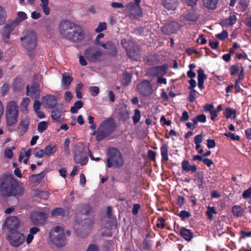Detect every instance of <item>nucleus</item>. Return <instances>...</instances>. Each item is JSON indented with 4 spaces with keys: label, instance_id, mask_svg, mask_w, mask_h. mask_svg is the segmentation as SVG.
<instances>
[{
    "label": "nucleus",
    "instance_id": "a19ab883",
    "mask_svg": "<svg viewBox=\"0 0 251 251\" xmlns=\"http://www.w3.org/2000/svg\"><path fill=\"white\" fill-rule=\"evenodd\" d=\"M48 127V123L46 122L42 121L40 122L38 125V131L39 132H43L45 131Z\"/></svg>",
    "mask_w": 251,
    "mask_h": 251
},
{
    "label": "nucleus",
    "instance_id": "e2e57ef3",
    "mask_svg": "<svg viewBox=\"0 0 251 251\" xmlns=\"http://www.w3.org/2000/svg\"><path fill=\"white\" fill-rule=\"evenodd\" d=\"M189 115L188 112L186 111H184L182 112V116L180 118L181 122H185L189 119Z\"/></svg>",
    "mask_w": 251,
    "mask_h": 251
},
{
    "label": "nucleus",
    "instance_id": "a878e982",
    "mask_svg": "<svg viewBox=\"0 0 251 251\" xmlns=\"http://www.w3.org/2000/svg\"><path fill=\"white\" fill-rule=\"evenodd\" d=\"M198 74V86L200 89H202L203 88L204 80L206 79V76L201 69H199Z\"/></svg>",
    "mask_w": 251,
    "mask_h": 251
},
{
    "label": "nucleus",
    "instance_id": "9b49d317",
    "mask_svg": "<svg viewBox=\"0 0 251 251\" xmlns=\"http://www.w3.org/2000/svg\"><path fill=\"white\" fill-rule=\"evenodd\" d=\"M138 92L144 96H149L153 92L152 87L150 82L147 80H143L137 85Z\"/></svg>",
    "mask_w": 251,
    "mask_h": 251
},
{
    "label": "nucleus",
    "instance_id": "a211bd4d",
    "mask_svg": "<svg viewBox=\"0 0 251 251\" xmlns=\"http://www.w3.org/2000/svg\"><path fill=\"white\" fill-rule=\"evenodd\" d=\"M5 225L7 228L12 231L19 227L20 221L16 217H10L7 218Z\"/></svg>",
    "mask_w": 251,
    "mask_h": 251
},
{
    "label": "nucleus",
    "instance_id": "6e6552de",
    "mask_svg": "<svg viewBox=\"0 0 251 251\" xmlns=\"http://www.w3.org/2000/svg\"><path fill=\"white\" fill-rule=\"evenodd\" d=\"M6 237L9 244L14 247L20 246L25 241V237L23 234L18 231H10L6 235Z\"/></svg>",
    "mask_w": 251,
    "mask_h": 251
},
{
    "label": "nucleus",
    "instance_id": "7c9ffc66",
    "mask_svg": "<svg viewBox=\"0 0 251 251\" xmlns=\"http://www.w3.org/2000/svg\"><path fill=\"white\" fill-rule=\"evenodd\" d=\"M161 154L162 160L167 161L168 158V147L167 144H163L160 147Z\"/></svg>",
    "mask_w": 251,
    "mask_h": 251
},
{
    "label": "nucleus",
    "instance_id": "aec40b11",
    "mask_svg": "<svg viewBox=\"0 0 251 251\" xmlns=\"http://www.w3.org/2000/svg\"><path fill=\"white\" fill-rule=\"evenodd\" d=\"M45 176V174L42 172L37 175H33L29 177V182L32 186L38 185Z\"/></svg>",
    "mask_w": 251,
    "mask_h": 251
},
{
    "label": "nucleus",
    "instance_id": "4c0bfd02",
    "mask_svg": "<svg viewBox=\"0 0 251 251\" xmlns=\"http://www.w3.org/2000/svg\"><path fill=\"white\" fill-rule=\"evenodd\" d=\"M141 118V113L139 110L136 109L134 110V114L132 117L133 122L136 124L138 123Z\"/></svg>",
    "mask_w": 251,
    "mask_h": 251
},
{
    "label": "nucleus",
    "instance_id": "dca6fc26",
    "mask_svg": "<svg viewBox=\"0 0 251 251\" xmlns=\"http://www.w3.org/2000/svg\"><path fill=\"white\" fill-rule=\"evenodd\" d=\"M40 94V86L36 83L33 84L30 87H26V95L32 99L36 100L39 98Z\"/></svg>",
    "mask_w": 251,
    "mask_h": 251
},
{
    "label": "nucleus",
    "instance_id": "72a5a7b5",
    "mask_svg": "<svg viewBox=\"0 0 251 251\" xmlns=\"http://www.w3.org/2000/svg\"><path fill=\"white\" fill-rule=\"evenodd\" d=\"M232 211L234 216L236 217H240L243 214L242 208L238 205L234 206L232 208Z\"/></svg>",
    "mask_w": 251,
    "mask_h": 251
},
{
    "label": "nucleus",
    "instance_id": "c9c22d12",
    "mask_svg": "<svg viewBox=\"0 0 251 251\" xmlns=\"http://www.w3.org/2000/svg\"><path fill=\"white\" fill-rule=\"evenodd\" d=\"M44 150L41 149L40 147H36L34 149L33 154L34 156L39 158H41L43 157L44 153Z\"/></svg>",
    "mask_w": 251,
    "mask_h": 251
},
{
    "label": "nucleus",
    "instance_id": "cd10ccee",
    "mask_svg": "<svg viewBox=\"0 0 251 251\" xmlns=\"http://www.w3.org/2000/svg\"><path fill=\"white\" fill-rule=\"evenodd\" d=\"M180 233L182 237L187 241H190L193 237V233L185 227L181 228Z\"/></svg>",
    "mask_w": 251,
    "mask_h": 251
},
{
    "label": "nucleus",
    "instance_id": "5701e85b",
    "mask_svg": "<svg viewBox=\"0 0 251 251\" xmlns=\"http://www.w3.org/2000/svg\"><path fill=\"white\" fill-rule=\"evenodd\" d=\"M63 113V110L62 108V106H58L52 110L51 117L53 120L59 121Z\"/></svg>",
    "mask_w": 251,
    "mask_h": 251
},
{
    "label": "nucleus",
    "instance_id": "2eb2a0df",
    "mask_svg": "<svg viewBox=\"0 0 251 251\" xmlns=\"http://www.w3.org/2000/svg\"><path fill=\"white\" fill-rule=\"evenodd\" d=\"M57 100L53 95H48L42 98V104L48 108H53L57 104Z\"/></svg>",
    "mask_w": 251,
    "mask_h": 251
},
{
    "label": "nucleus",
    "instance_id": "4468645a",
    "mask_svg": "<svg viewBox=\"0 0 251 251\" xmlns=\"http://www.w3.org/2000/svg\"><path fill=\"white\" fill-rule=\"evenodd\" d=\"M180 26L179 24L175 21L171 22L161 27V31L166 34H170L176 32Z\"/></svg>",
    "mask_w": 251,
    "mask_h": 251
},
{
    "label": "nucleus",
    "instance_id": "0e129e2a",
    "mask_svg": "<svg viewBox=\"0 0 251 251\" xmlns=\"http://www.w3.org/2000/svg\"><path fill=\"white\" fill-rule=\"evenodd\" d=\"M199 122L205 123L206 121V117L204 114H201L196 116Z\"/></svg>",
    "mask_w": 251,
    "mask_h": 251
},
{
    "label": "nucleus",
    "instance_id": "de8ad7c7",
    "mask_svg": "<svg viewBox=\"0 0 251 251\" xmlns=\"http://www.w3.org/2000/svg\"><path fill=\"white\" fill-rule=\"evenodd\" d=\"M190 92L189 93L188 100L191 102H193L196 98L197 96L198 92L195 90H190Z\"/></svg>",
    "mask_w": 251,
    "mask_h": 251
},
{
    "label": "nucleus",
    "instance_id": "412c9836",
    "mask_svg": "<svg viewBox=\"0 0 251 251\" xmlns=\"http://www.w3.org/2000/svg\"><path fill=\"white\" fill-rule=\"evenodd\" d=\"M162 4L169 10H175L178 6V2L176 0H163Z\"/></svg>",
    "mask_w": 251,
    "mask_h": 251
},
{
    "label": "nucleus",
    "instance_id": "37998d69",
    "mask_svg": "<svg viewBox=\"0 0 251 251\" xmlns=\"http://www.w3.org/2000/svg\"><path fill=\"white\" fill-rule=\"evenodd\" d=\"M217 213V211L214 208V207H210L209 206L206 211V215L208 216L209 219H212L213 218V214H215Z\"/></svg>",
    "mask_w": 251,
    "mask_h": 251
},
{
    "label": "nucleus",
    "instance_id": "39448f33",
    "mask_svg": "<svg viewBox=\"0 0 251 251\" xmlns=\"http://www.w3.org/2000/svg\"><path fill=\"white\" fill-rule=\"evenodd\" d=\"M19 108L17 102L12 100L9 101L6 107V121L9 126H12L17 122Z\"/></svg>",
    "mask_w": 251,
    "mask_h": 251
},
{
    "label": "nucleus",
    "instance_id": "c03bdc74",
    "mask_svg": "<svg viewBox=\"0 0 251 251\" xmlns=\"http://www.w3.org/2000/svg\"><path fill=\"white\" fill-rule=\"evenodd\" d=\"M6 13L3 8L0 6V25H2L5 20Z\"/></svg>",
    "mask_w": 251,
    "mask_h": 251
},
{
    "label": "nucleus",
    "instance_id": "473e14b6",
    "mask_svg": "<svg viewBox=\"0 0 251 251\" xmlns=\"http://www.w3.org/2000/svg\"><path fill=\"white\" fill-rule=\"evenodd\" d=\"M27 19V15L24 12L19 11L17 13V17L14 20L15 23H16L18 25L23 21Z\"/></svg>",
    "mask_w": 251,
    "mask_h": 251
},
{
    "label": "nucleus",
    "instance_id": "864d4df0",
    "mask_svg": "<svg viewBox=\"0 0 251 251\" xmlns=\"http://www.w3.org/2000/svg\"><path fill=\"white\" fill-rule=\"evenodd\" d=\"M30 102V100L28 98H25L23 99L21 102V107L25 110L27 109V106Z\"/></svg>",
    "mask_w": 251,
    "mask_h": 251
},
{
    "label": "nucleus",
    "instance_id": "09e8293b",
    "mask_svg": "<svg viewBox=\"0 0 251 251\" xmlns=\"http://www.w3.org/2000/svg\"><path fill=\"white\" fill-rule=\"evenodd\" d=\"M237 21V18L235 15H232L230 16L228 19L226 20V24L228 25H233Z\"/></svg>",
    "mask_w": 251,
    "mask_h": 251
},
{
    "label": "nucleus",
    "instance_id": "680f3d73",
    "mask_svg": "<svg viewBox=\"0 0 251 251\" xmlns=\"http://www.w3.org/2000/svg\"><path fill=\"white\" fill-rule=\"evenodd\" d=\"M141 206L139 204H134L132 208V214L136 215L138 213V211L140 209Z\"/></svg>",
    "mask_w": 251,
    "mask_h": 251
},
{
    "label": "nucleus",
    "instance_id": "79ce46f5",
    "mask_svg": "<svg viewBox=\"0 0 251 251\" xmlns=\"http://www.w3.org/2000/svg\"><path fill=\"white\" fill-rule=\"evenodd\" d=\"M31 220L32 221L34 225L36 226H40L43 225L44 223L43 221L37 217L34 214L31 216Z\"/></svg>",
    "mask_w": 251,
    "mask_h": 251
},
{
    "label": "nucleus",
    "instance_id": "338daca9",
    "mask_svg": "<svg viewBox=\"0 0 251 251\" xmlns=\"http://www.w3.org/2000/svg\"><path fill=\"white\" fill-rule=\"evenodd\" d=\"M202 141V135L201 134L196 135L194 138L195 144H201Z\"/></svg>",
    "mask_w": 251,
    "mask_h": 251
},
{
    "label": "nucleus",
    "instance_id": "c756f323",
    "mask_svg": "<svg viewBox=\"0 0 251 251\" xmlns=\"http://www.w3.org/2000/svg\"><path fill=\"white\" fill-rule=\"evenodd\" d=\"M57 149V147L56 145L51 144L47 146L45 148V149L44 150L45 155L47 156H50L55 153Z\"/></svg>",
    "mask_w": 251,
    "mask_h": 251
},
{
    "label": "nucleus",
    "instance_id": "052dcab7",
    "mask_svg": "<svg viewBox=\"0 0 251 251\" xmlns=\"http://www.w3.org/2000/svg\"><path fill=\"white\" fill-rule=\"evenodd\" d=\"M34 215L38 217L39 219L43 221V222H45V219L46 218V214L45 212H41L34 214Z\"/></svg>",
    "mask_w": 251,
    "mask_h": 251
},
{
    "label": "nucleus",
    "instance_id": "774afa93",
    "mask_svg": "<svg viewBox=\"0 0 251 251\" xmlns=\"http://www.w3.org/2000/svg\"><path fill=\"white\" fill-rule=\"evenodd\" d=\"M148 156L150 159L154 161L155 159L156 153L152 150H149L148 151Z\"/></svg>",
    "mask_w": 251,
    "mask_h": 251
},
{
    "label": "nucleus",
    "instance_id": "6ab92c4d",
    "mask_svg": "<svg viewBox=\"0 0 251 251\" xmlns=\"http://www.w3.org/2000/svg\"><path fill=\"white\" fill-rule=\"evenodd\" d=\"M18 25L15 23L13 21L10 23L6 24L4 26V31L2 33V36L5 39H8L9 38L11 32L15 29V27Z\"/></svg>",
    "mask_w": 251,
    "mask_h": 251
},
{
    "label": "nucleus",
    "instance_id": "f8f14e48",
    "mask_svg": "<svg viewBox=\"0 0 251 251\" xmlns=\"http://www.w3.org/2000/svg\"><path fill=\"white\" fill-rule=\"evenodd\" d=\"M103 53L100 50L95 48H91L87 49L84 53L85 57L88 60L92 62L100 61Z\"/></svg>",
    "mask_w": 251,
    "mask_h": 251
},
{
    "label": "nucleus",
    "instance_id": "bf43d9fd",
    "mask_svg": "<svg viewBox=\"0 0 251 251\" xmlns=\"http://www.w3.org/2000/svg\"><path fill=\"white\" fill-rule=\"evenodd\" d=\"M40 6L42 8L43 11L45 13V15H48L50 14V9L49 6V5H40Z\"/></svg>",
    "mask_w": 251,
    "mask_h": 251
},
{
    "label": "nucleus",
    "instance_id": "bb28decb",
    "mask_svg": "<svg viewBox=\"0 0 251 251\" xmlns=\"http://www.w3.org/2000/svg\"><path fill=\"white\" fill-rule=\"evenodd\" d=\"M218 0H202L203 5L207 9L214 10L216 8Z\"/></svg>",
    "mask_w": 251,
    "mask_h": 251
},
{
    "label": "nucleus",
    "instance_id": "49530a36",
    "mask_svg": "<svg viewBox=\"0 0 251 251\" xmlns=\"http://www.w3.org/2000/svg\"><path fill=\"white\" fill-rule=\"evenodd\" d=\"M69 144L70 140L69 138H66L63 146V150L67 155L70 154Z\"/></svg>",
    "mask_w": 251,
    "mask_h": 251
},
{
    "label": "nucleus",
    "instance_id": "58836bf2",
    "mask_svg": "<svg viewBox=\"0 0 251 251\" xmlns=\"http://www.w3.org/2000/svg\"><path fill=\"white\" fill-rule=\"evenodd\" d=\"M225 114L226 118H231L232 116H233L234 118L235 117L236 111L230 108H227L225 110Z\"/></svg>",
    "mask_w": 251,
    "mask_h": 251
},
{
    "label": "nucleus",
    "instance_id": "f704fd0d",
    "mask_svg": "<svg viewBox=\"0 0 251 251\" xmlns=\"http://www.w3.org/2000/svg\"><path fill=\"white\" fill-rule=\"evenodd\" d=\"M83 103L82 101L78 100L76 101L74 105L71 107L70 111L72 113H77L78 110L83 106Z\"/></svg>",
    "mask_w": 251,
    "mask_h": 251
},
{
    "label": "nucleus",
    "instance_id": "3c124183",
    "mask_svg": "<svg viewBox=\"0 0 251 251\" xmlns=\"http://www.w3.org/2000/svg\"><path fill=\"white\" fill-rule=\"evenodd\" d=\"M227 35L226 31L223 30L221 33L216 34V37L220 40H224L227 37Z\"/></svg>",
    "mask_w": 251,
    "mask_h": 251
},
{
    "label": "nucleus",
    "instance_id": "4d7b16f0",
    "mask_svg": "<svg viewBox=\"0 0 251 251\" xmlns=\"http://www.w3.org/2000/svg\"><path fill=\"white\" fill-rule=\"evenodd\" d=\"M188 6L193 7L197 4L199 0H183Z\"/></svg>",
    "mask_w": 251,
    "mask_h": 251
},
{
    "label": "nucleus",
    "instance_id": "f03ea898",
    "mask_svg": "<svg viewBox=\"0 0 251 251\" xmlns=\"http://www.w3.org/2000/svg\"><path fill=\"white\" fill-rule=\"evenodd\" d=\"M24 188L19 185L12 175H6L0 179V194L2 197L22 195Z\"/></svg>",
    "mask_w": 251,
    "mask_h": 251
},
{
    "label": "nucleus",
    "instance_id": "20e7f679",
    "mask_svg": "<svg viewBox=\"0 0 251 251\" xmlns=\"http://www.w3.org/2000/svg\"><path fill=\"white\" fill-rule=\"evenodd\" d=\"M107 159L108 168H120L125 164L124 159L121 152L117 149L111 148L108 150Z\"/></svg>",
    "mask_w": 251,
    "mask_h": 251
},
{
    "label": "nucleus",
    "instance_id": "603ef678",
    "mask_svg": "<svg viewBox=\"0 0 251 251\" xmlns=\"http://www.w3.org/2000/svg\"><path fill=\"white\" fill-rule=\"evenodd\" d=\"M131 75L126 73L124 74L123 77V83H125V85H128L131 81Z\"/></svg>",
    "mask_w": 251,
    "mask_h": 251
},
{
    "label": "nucleus",
    "instance_id": "2f4dec72",
    "mask_svg": "<svg viewBox=\"0 0 251 251\" xmlns=\"http://www.w3.org/2000/svg\"><path fill=\"white\" fill-rule=\"evenodd\" d=\"M52 216H60L61 217H64L66 215V212L63 208H57L52 210L51 213Z\"/></svg>",
    "mask_w": 251,
    "mask_h": 251
},
{
    "label": "nucleus",
    "instance_id": "423d86ee",
    "mask_svg": "<svg viewBox=\"0 0 251 251\" xmlns=\"http://www.w3.org/2000/svg\"><path fill=\"white\" fill-rule=\"evenodd\" d=\"M51 242L58 247L66 245V237L64 230L61 227L56 226L51 230L50 234Z\"/></svg>",
    "mask_w": 251,
    "mask_h": 251
},
{
    "label": "nucleus",
    "instance_id": "f257e3e1",
    "mask_svg": "<svg viewBox=\"0 0 251 251\" xmlns=\"http://www.w3.org/2000/svg\"><path fill=\"white\" fill-rule=\"evenodd\" d=\"M59 31L65 38L72 42L82 40L84 35L80 27L69 21H61L59 25Z\"/></svg>",
    "mask_w": 251,
    "mask_h": 251
},
{
    "label": "nucleus",
    "instance_id": "9d476101",
    "mask_svg": "<svg viewBox=\"0 0 251 251\" xmlns=\"http://www.w3.org/2000/svg\"><path fill=\"white\" fill-rule=\"evenodd\" d=\"M21 40L24 47L27 50H34L36 47V37L34 32H28L24 37H21Z\"/></svg>",
    "mask_w": 251,
    "mask_h": 251
},
{
    "label": "nucleus",
    "instance_id": "f3484780",
    "mask_svg": "<svg viewBox=\"0 0 251 251\" xmlns=\"http://www.w3.org/2000/svg\"><path fill=\"white\" fill-rule=\"evenodd\" d=\"M100 46H101L103 49L107 50V53L111 56H116L118 54V50L117 49L116 45L112 41H107L105 43L99 44Z\"/></svg>",
    "mask_w": 251,
    "mask_h": 251
},
{
    "label": "nucleus",
    "instance_id": "b1692460",
    "mask_svg": "<svg viewBox=\"0 0 251 251\" xmlns=\"http://www.w3.org/2000/svg\"><path fill=\"white\" fill-rule=\"evenodd\" d=\"M166 67L165 66H157L151 68L150 71L155 76L163 75L165 74Z\"/></svg>",
    "mask_w": 251,
    "mask_h": 251
},
{
    "label": "nucleus",
    "instance_id": "5fc2aeb1",
    "mask_svg": "<svg viewBox=\"0 0 251 251\" xmlns=\"http://www.w3.org/2000/svg\"><path fill=\"white\" fill-rule=\"evenodd\" d=\"M224 135L227 137H229L230 138L233 140H239L240 139V137L238 135H236L234 134L231 133L230 132L225 133Z\"/></svg>",
    "mask_w": 251,
    "mask_h": 251
},
{
    "label": "nucleus",
    "instance_id": "ddd939ff",
    "mask_svg": "<svg viewBox=\"0 0 251 251\" xmlns=\"http://www.w3.org/2000/svg\"><path fill=\"white\" fill-rule=\"evenodd\" d=\"M125 7L126 11L129 13L130 18L142 16V10L140 5H137L136 4L130 2L126 5Z\"/></svg>",
    "mask_w": 251,
    "mask_h": 251
},
{
    "label": "nucleus",
    "instance_id": "6e6d98bb",
    "mask_svg": "<svg viewBox=\"0 0 251 251\" xmlns=\"http://www.w3.org/2000/svg\"><path fill=\"white\" fill-rule=\"evenodd\" d=\"M90 91L93 96H96L99 93V88L96 86H92L90 87Z\"/></svg>",
    "mask_w": 251,
    "mask_h": 251
},
{
    "label": "nucleus",
    "instance_id": "69168bd1",
    "mask_svg": "<svg viewBox=\"0 0 251 251\" xmlns=\"http://www.w3.org/2000/svg\"><path fill=\"white\" fill-rule=\"evenodd\" d=\"M251 196V187L247 190H245L242 194V197L243 198H248Z\"/></svg>",
    "mask_w": 251,
    "mask_h": 251
},
{
    "label": "nucleus",
    "instance_id": "393cba45",
    "mask_svg": "<svg viewBox=\"0 0 251 251\" xmlns=\"http://www.w3.org/2000/svg\"><path fill=\"white\" fill-rule=\"evenodd\" d=\"M182 169L186 172L191 171L195 172L197 170V166L195 165H190L188 160H184L181 163Z\"/></svg>",
    "mask_w": 251,
    "mask_h": 251
},
{
    "label": "nucleus",
    "instance_id": "0eeeda50",
    "mask_svg": "<svg viewBox=\"0 0 251 251\" xmlns=\"http://www.w3.org/2000/svg\"><path fill=\"white\" fill-rule=\"evenodd\" d=\"M123 47L126 50L127 55L133 60H137L138 52L135 49V43L132 40L123 39L121 42Z\"/></svg>",
    "mask_w": 251,
    "mask_h": 251
},
{
    "label": "nucleus",
    "instance_id": "1a4fd4ad",
    "mask_svg": "<svg viewBox=\"0 0 251 251\" xmlns=\"http://www.w3.org/2000/svg\"><path fill=\"white\" fill-rule=\"evenodd\" d=\"M74 160L75 163L85 165L88 161L86 152L84 148L80 144L76 145L74 149Z\"/></svg>",
    "mask_w": 251,
    "mask_h": 251
},
{
    "label": "nucleus",
    "instance_id": "13d9d810",
    "mask_svg": "<svg viewBox=\"0 0 251 251\" xmlns=\"http://www.w3.org/2000/svg\"><path fill=\"white\" fill-rule=\"evenodd\" d=\"M111 6L115 9L123 8L125 7L123 3L117 2H112L111 4Z\"/></svg>",
    "mask_w": 251,
    "mask_h": 251
},
{
    "label": "nucleus",
    "instance_id": "a18cd8bd",
    "mask_svg": "<svg viewBox=\"0 0 251 251\" xmlns=\"http://www.w3.org/2000/svg\"><path fill=\"white\" fill-rule=\"evenodd\" d=\"M107 27V24L105 22L100 23L98 27L96 28L95 31L97 33H100V32L105 30Z\"/></svg>",
    "mask_w": 251,
    "mask_h": 251
},
{
    "label": "nucleus",
    "instance_id": "e433bc0d",
    "mask_svg": "<svg viewBox=\"0 0 251 251\" xmlns=\"http://www.w3.org/2000/svg\"><path fill=\"white\" fill-rule=\"evenodd\" d=\"M194 181L200 189L202 188L203 184V176L202 174H199L197 178L194 180Z\"/></svg>",
    "mask_w": 251,
    "mask_h": 251
},
{
    "label": "nucleus",
    "instance_id": "8fccbe9b",
    "mask_svg": "<svg viewBox=\"0 0 251 251\" xmlns=\"http://www.w3.org/2000/svg\"><path fill=\"white\" fill-rule=\"evenodd\" d=\"M178 216L183 220L189 218L191 216V214L186 210H182L179 212Z\"/></svg>",
    "mask_w": 251,
    "mask_h": 251
},
{
    "label": "nucleus",
    "instance_id": "4be33fe9",
    "mask_svg": "<svg viewBox=\"0 0 251 251\" xmlns=\"http://www.w3.org/2000/svg\"><path fill=\"white\" fill-rule=\"evenodd\" d=\"M72 81V77L67 74L64 73L62 75L61 80V87L65 90L68 88Z\"/></svg>",
    "mask_w": 251,
    "mask_h": 251
},
{
    "label": "nucleus",
    "instance_id": "ea45409f",
    "mask_svg": "<svg viewBox=\"0 0 251 251\" xmlns=\"http://www.w3.org/2000/svg\"><path fill=\"white\" fill-rule=\"evenodd\" d=\"M15 147L12 146V148L9 147L5 149L4 154L6 157L8 159H11L13 157V150H15Z\"/></svg>",
    "mask_w": 251,
    "mask_h": 251
},
{
    "label": "nucleus",
    "instance_id": "7ed1b4c3",
    "mask_svg": "<svg viewBox=\"0 0 251 251\" xmlns=\"http://www.w3.org/2000/svg\"><path fill=\"white\" fill-rule=\"evenodd\" d=\"M116 124L113 119H108L103 121L97 131L96 139L100 141L110 135L115 129Z\"/></svg>",
    "mask_w": 251,
    "mask_h": 251
},
{
    "label": "nucleus",
    "instance_id": "c85d7f7f",
    "mask_svg": "<svg viewBox=\"0 0 251 251\" xmlns=\"http://www.w3.org/2000/svg\"><path fill=\"white\" fill-rule=\"evenodd\" d=\"M184 19L191 22H196L197 21L199 16L197 13L193 10L189 11L184 15Z\"/></svg>",
    "mask_w": 251,
    "mask_h": 251
}]
</instances>
